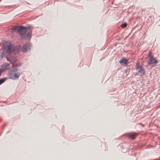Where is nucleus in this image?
Instances as JSON below:
<instances>
[{
  "label": "nucleus",
  "mask_w": 160,
  "mask_h": 160,
  "mask_svg": "<svg viewBox=\"0 0 160 160\" xmlns=\"http://www.w3.org/2000/svg\"><path fill=\"white\" fill-rule=\"evenodd\" d=\"M11 29L19 32L22 39L28 40L31 37V31L29 28L23 26H13Z\"/></svg>",
  "instance_id": "f257e3e1"
},
{
  "label": "nucleus",
  "mask_w": 160,
  "mask_h": 160,
  "mask_svg": "<svg viewBox=\"0 0 160 160\" xmlns=\"http://www.w3.org/2000/svg\"><path fill=\"white\" fill-rule=\"evenodd\" d=\"M4 49L7 51L8 53H12L15 54L17 53L20 47V46H14L11 44L7 42H5L3 44Z\"/></svg>",
  "instance_id": "f03ea898"
},
{
  "label": "nucleus",
  "mask_w": 160,
  "mask_h": 160,
  "mask_svg": "<svg viewBox=\"0 0 160 160\" xmlns=\"http://www.w3.org/2000/svg\"><path fill=\"white\" fill-rule=\"evenodd\" d=\"M21 74V73L19 72L15 73L10 72L8 74V76L11 79L15 80L16 79H18Z\"/></svg>",
  "instance_id": "7ed1b4c3"
},
{
  "label": "nucleus",
  "mask_w": 160,
  "mask_h": 160,
  "mask_svg": "<svg viewBox=\"0 0 160 160\" xmlns=\"http://www.w3.org/2000/svg\"><path fill=\"white\" fill-rule=\"evenodd\" d=\"M151 54V52L150 51L148 55L149 61L148 63V64L149 65L153 63H157L158 62L157 60L153 57V56Z\"/></svg>",
  "instance_id": "20e7f679"
},
{
  "label": "nucleus",
  "mask_w": 160,
  "mask_h": 160,
  "mask_svg": "<svg viewBox=\"0 0 160 160\" xmlns=\"http://www.w3.org/2000/svg\"><path fill=\"white\" fill-rule=\"evenodd\" d=\"M136 67L137 70H138V72L141 75L144 74L145 73V69L142 66H140L139 64L137 63Z\"/></svg>",
  "instance_id": "39448f33"
},
{
  "label": "nucleus",
  "mask_w": 160,
  "mask_h": 160,
  "mask_svg": "<svg viewBox=\"0 0 160 160\" xmlns=\"http://www.w3.org/2000/svg\"><path fill=\"white\" fill-rule=\"evenodd\" d=\"M6 59L9 62L12 64H13L17 61L16 58L15 56L11 55L7 56Z\"/></svg>",
  "instance_id": "423d86ee"
},
{
  "label": "nucleus",
  "mask_w": 160,
  "mask_h": 160,
  "mask_svg": "<svg viewBox=\"0 0 160 160\" xmlns=\"http://www.w3.org/2000/svg\"><path fill=\"white\" fill-rule=\"evenodd\" d=\"M31 49V45L30 43H26L22 46V51L23 52H25Z\"/></svg>",
  "instance_id": "0eeeda50"
},
{
  "label": "nucleus",
  "mask_w": 160,
  "mask_h": 160,
  "mask_svg": "<svg viewBox=\"0 0 160 160\" xmlns=\"http://www.w3.org/2000/svg\"><path fill=\"white\" fill-rule=\"evenodd\" d=\"M10 65V64L8 63H6L3 64L1 66V72H3L8 68H9L8 67Z\"/></svg>",
  "instance_id": "6e6552de"
},
{
  "label": "nucleus",
  "mask_w": 160,
  "mask_h": 160,
  "mask_svg": "<svg viewBox=\"0 0 160 160\" xmlns=\"http://www.w3.org/2000/svg\"><path fill=\"white\" fill-rule=\"evenodd\" d=\"M119 62L121 64H123L126 67L128 65V60L124 58H122V59L119 61Z\"/></svg>",
  "instance_id": "1a4fd4ad"
},
{
  "label": "nucleus",
  "mask_w": 160,
  "mask_h": 160,
  "mask_svg": "<svg viewBox=\"0 0 160 160\" xmlns=\"http://www.w3.org/2000/svg\"><path fill=\"white\" fill-rule=\"evenodd\" d=\"M9 70L11 71V72H16L18 70V69L16 67V66H15L14 64H12V66L9 68Z\"/></svg>",
  "instance_id": "9d476101"
},
{
  "label": "nucleus",
  "mask_w": 160,
  "mask_h": 160,
  "mask_svg": "<svg viewBox=\"0 0 160 160\" xmlns=\"http://www.w3.org/2000/svg\"><path fill=\"white\" fill-rule=\"evenodd\" d=\"M0 60H2L5 57V52L4 49L0 50Z\"/></svg>",
  "instance_id": "9b49d317"
},
{
  "label": "nucleus",
  "mask_w": 160,
  "mask_h": 160,
  "mask_svg": "<svg viewBox=\"0 0 160 160\" xmlns=\"http://www.w3.org/2000/svg\"><path fill=\"white\" fill-rule=\"evenodd\" d=\"M136 133H133L129 135V137L130 138L132 139H134L136 138Z\"/></svg>",
  "instance_id": "f8f14e48"
},
{
  "label": "nucleus",
  "mask_w": 160,
  "mask_h": 160,
  "mask_svg": "<svg viewBox=\"0 0 160 160\" xmlns=\"http://www.w3.org/2000/svg\"><path fill=\"white\" fill-rule=\"evenodd\" d=\"M6 80V78L0 79V85L3 83Z\"/></svg>",
  "instance_id": "ddd939ff"
},
{
  "label": "nucleus",
  "mask_w": 160,
  "mask_h": 160,
  "mask_svg": "<svg viewBox=\"0 0 160 160\" xmlns=\"http://www.w3.org/2000/svg\"><path fill=\"white\" fill-rule=\"evenodd\" d=\"M127 26V24L125 22L123 23L121 25V27L122 28H126Z\"/></svg>",
  "instance_id": "4468645a"
},
{
  "label": "nucleus",
  "mask_w": 160,
  "mask_h": 160,
  "mask_svg": "<svg viewBox=\"0 0 160 160\" xmlns=\"http://www.w3.org/2000/svg\"><path fill=\"white\" fill-rule=\"evenodd\" d=\"M15 66H16V67L17 68L18 67L20 66L21 65V64L20 63H17L15 65Z\"/></svg>",
  "instance_id": "2eb2a0df"
},
{
  "label": "nucleus",
  "mask_w": 160,
  "mask_h": 160,
  "mask_svg": "<svg viewBox=\"0 0 160 160\" xmlns=\"http://www.w3.org/2000/svg\"><path fill=\"white\" fill-rule=\"evenodd\" d=\"M152 67H153V66H153V65H152Z\"/></svg>",
  "instance_id": "dca6fc26"
}]
</instances>
